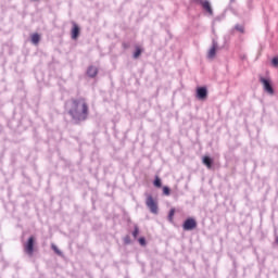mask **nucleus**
Returning a JSON list of instances; mask_svg holds the SVG:
<instances>
[{"label": "nucleus", "instance_id": "20", "mask_svg": "<svg viewBox=\"0 0 278 278\" xmlns=\"http://www.w3.org/2000/svg\"><path fill=\"white\" fill-rule=\"evenodd\" d=\"M236 29H237V31H240L241 34H244V26H242V25H237V26H236Z\"/></svg>", "mask_w": 278, "mask_h": 278}, {"label": "nucleus", "instance_id": "2", "mask_svg": "<svg viewBox=\"0 0 278 278\" xmlns=\"http://www.w3.org/2000/svg\"><path fill=\"white\" fill-rule=\"evenodd\" d=\"M146 205L152 214H157V202L153 199V195L147 197Z\"/></svg>", "mask_w": 278, "mask_h": 278}, {"label": "nucleus", "instance_id": "22", "mask_svg": "<svg viewBox=\"0 0 278 278\" xmlns=\"http://www.w3.org/2000/svg\"><path fill=\"white\" fill-rule=\"evenodd\" d=\"M271 64H273V66H278V59L277 58H274L273 60H271Z\"/></svg>", "mask_w": 278, "mask_h": 278}, {"label": "nucleus", "instance_id": "15", "mask_svg": "<svg viewBox=\"0 0 278 278\" xmlns=\"http://www.w3.org/2000/svg\"><path fill=\"white\" fill-rule=\"evenodd\" d=\"M174 218H175V208H170L169 214H168L169 223H173Z\"/></svg>", "mask_w": 278, "mask_h": 278}, {"label": "nucleus", "instance_id": "9", "mask_svg": "<svg viewBox=\"0 0 278 278\" xmlns=\"http://www.w3.org/2000/svg\"><path fill=\"white\" fill-rule=\"evenodd\" d=\"M198 99H206L207 98V89L205 87H200L197 90Z\"/></svg>", "mask_w": 278, "mask_h": 278}, {"label": "nucleus", "instance_id": "8", "mask_svg": "<svg viewBox=\"0 0 278 278\" xmlns=\"http://www.w3.org/2000/svg\"><path fill=\"white\" fill-rule=\"evenodd\" d=\"M79 25H77L76 23H73V28H72V39L73 40H77V38H79Z\"/></svg>", "mask_w": 278, "mask_h": 278}, {"label": "nucleus", "instance_id": "1", "mask_svg": "<svg viewBox=\"0 0 278 278\" xmlns=\"http://www.w3.org/2000/svg\"><path fill=\"white\" fill-rule=\"evenodd\" d=\"M65 108L67 110V114H70L75 123L88 121L90 106L88 105L86 98H73L71 101L66 102Z\"/></svg>", "mask_w": 278, "mask_h": 278}, {"label": "nucleus", "instance_id": "23", "mask_svg": "<svg viewBox=\"0 0 278 278\" xmlns=\"http://www.w3.org/2000/svg\"><path fill=\"white\" fill-rule=\"evenodd\" d=\"M123 47H124V49H127V45L126 43H123Z\"/></svg>", "mask_w": 278, "mask_h": 278}, {"label": "nucleus", "instance_id": "16", "mask_svg": "<svg viewBox=\"0 0 278 278\" xmlns=\"http://www.w3.org/2000/svg\"><path fill=\"white\" fill-rule=\"evenodd\" d=\"M51 249L54 251V253H56V255H62V251H60V249L58 248V245L52 244Z\"/></svg>", "mask_w": 278, "mask_h": 278}, {"label": "nucleus", "instance_id": "18", "mask_svg": "<svg viewBox=\"0 0 278 278\" xmlns=\"http://www.w3.org/2000/svg\"><path fill=\"white\" fill-rule=\"evenodd\" d=\"M139 233H140V229L138 228V226H135V230L132 231V237L138 238Z\"/></svg>", "mask_w": 278, "mask_h": 278}, {"label": "nucleus", "instance_id": "12", "mask_svg": "<svg viewBox=\"0 0 278 278\" xmlns=\"http://www.w3.org/2000/svg\"><path fill=\"white\" fill-rule=\"evenodd\" d=\"M203 164L206 165L207 168H212V159L210 156H204Z\"/></svg>", "mask_w": 278, "mask_h": 278}, {"label": "nucleus", "instance_id": "4", "mask_svg": "<svg viewBox=\"0 0 278 278\" xmlns=\"http://www.w3.org/2000/svg\"><path fill=\"white\" fill-rule=\"evenodd\" d=\"M34 242H36V239L34 237H29L27 242L24 244V251L29 257L34 255Z\"/></svg>", "mask_w": 278, "mask_h": 278}, {"label": "nucleus", "instance_id": "19", "mask_svg": "<svg viewBox=\"0 0 278 278\" xmlns=\"http://www.w3.org/2000/svg\"><path fill=\"white\" fill-rule=\"evenodd\" d=\"M139 244H141V247H147V240L144 237L139 238Z\"/></svg>", "mask_w": 278, "mask_h": 278}, {"label": "nucleus", "instance_id": "13", "mask_svg": "<svg viewBox=\"0 0 278 278\" xmlns=\"http://www.w3.org/2000/svg\"><path fill=\"white\" fill-rule=\"evenodd\" d=\"M140 55H142V49L140 47H136V51L134 53V58L135 60H138V58H140Z\"/></svg>", "mask_w": 278, "mask_h": 278}, {"label": "nucleus", "instance_id": "6", "mask_svg": "<svg viewBox=\"0 0 278 278\" xmlns=\"http://www.w3.org/2000/svg\"><path fill=\"white\" fill-rule=\"evenodd\" d=\"M216 51H218V45L213 42L211 49L207 52L208 60H214L216 58Z\"/></svg>", "mask_w": 278, "mask_h": 278}, {"label": "nucleus", "instance_id": "21", "mask_svg": "<svg viewBox=\"0 0 278 278\" xmlns=\"http://www.w3.org/2000/svg\"><path fill=\"white\" fill-rule=\"evenodd\" d=\"M124 242H125V244H130L131 243V239L129 238V236L124 238Z\"/></svg>", "mask_w": 278, "mask_h": 278}, {"label": "nucleus", "instance_id": "5", "mask_svg": "<svg viewBox=\"0 0 278 278\" xmlns=\"http://www.w3.org/2000/svg\"><path fill=\"white\" fill-rule=\"evenodd\" d=\"M261 84H263V88L265 92H268V94H275V89H273V85L270 84V79H266L264 77L260 78Z\"/></svg>", "mask_w": 278, "mask_h": 278}, {"label": "nucleus", "instance_id": "10", "mask_svg": "<svg viewBox=\"0 0 278 278\" xmlns=\"http://www.w3.org/2000/svg\"><path fill=\"white\" fill-rule=\"evenodd\" d=\"M99 73V71L97 70V67H94V66H90V67H88V70H87V75L89 76V77H97V74Z\"/></svg>", "mask_w": 278, "mask_h": 278}, {"label": "nucleus", "instance_id": "17", "mask_svg": "<svg viewBox=\"0 0 278 278\" xmlns=\"http://www.w3.org/2000/svg\"><path fill=\"white\" fill-rule=\"evenodd\" d=\"M163 194H165V197H170V188L163 187Z\"/></svg>", "mask_w": 278, "mask_h": 278}, {"label": "nucleus", "instance_id": "7", "mask_svg": "<svg viewBox=\"0 0 278 278\" xmlns=\"http://www.w3.org/2000/svg\"><path fill=\"white\" fill-rule=\"evenodd\" d=\"M201 5L205 12H207L211 16L214 14V11L212 10V4H210V1L204 0L201 2Z\"/></svg>", "mask_w": 278, "mask_h": 278}, {"label": "nucleus", "instance_id": "11", "mask_svg": "<svg viewBox=\"0 0 278 278\" xmlns=\"http://www.w3.org/2000/svg\"><path fill=\"white\" fill-rule=\"evenodd\" d=\"M31 42L33 45H38V42H40V35H38V33L31 35Z\"/></svg>", "mask_w": 278, "mask_h": 278}, {"label": "nucleus", "instance_id": "3", "mask_svg": "<svg viewBox=\"0 0 278 278\" xmlns=\"http://www.w3.org/2000/svg\"><path fill=\"white\" fill-rule=\"evenodd\" d=\"M184 231H192L197 229V219L189 217L182 224Z\"/></svg>", "mask_w": 278, "mask_h": 278}, {"label": "nucleus", "instance_id": "14", "mask_svg": "<svg viewBox=\"0 0 278 278\" xmlns=\"http://www.w3.org/2000/svg\"><path fill=\"white\" fill-rule=\"evenodd\" d=\"M153 186H154L155 188H162V179H160V176H155Z\"/></svg>", "mask_w": 278, "mask_h": 278}]
</instances>
